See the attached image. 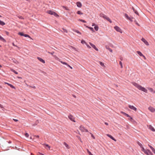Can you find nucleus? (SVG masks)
I'll return each mask as SVG.
<instances>
[{
	"instance_id": "1",
	"label": "nucleus",
	"mask_w": 155,
	"mask_h": 155,
	"mask_svg": "<svg viewBox=\"0 0 155 155\" xmlns=\"http://www.w3.org/2000/svg\"><path fill=\"white\" fill-rule=\"evenodd\" d=\"M132 84L139 90H141L145 93H147V90L145 88L142 87L141 85L135 82H133Z\"/></svg>"
},
{
	"instance_id": "2",
	"label": "nucleus",
	"mask_w": 155,
	"mask_h": 155,
	"mask_svg": "<svg viewBox=\"0 0 155 155\" xmlns=\"http://www.w3.org/2000/svg\"><path fill=\"white\" fill-rule=\"evenodd\" d=\"M47 12L49 14L54 15L55 17L58 16V15L56 12L48 10L47 11Z\"/></svg>"
},
{
	"instance_id": "3",
	"label": "nucleus",
	"mask_w": 155,
	"mask_h": 155,
	"mask_svg": "<svg viewBox=\"0 0 155 155\" xmlns=\"http://www.w3.org/2000/svg\"><path fill=\"white\" fill-rule=\"evenodd\" d=\"M114 29L117 32H119L121 33H122V30L118 26H116L114 27Z\"/></svg>"
},
{
	"instance_id": "4",
	"label": "nucleus",
	"mask_w": 155,
	"mask_h": 155,
	"mask_svg": "<svg viewBox=\"0 0 155 155\" xmlns=\"http://www.w3.org/2000/svg\"><path fill=\"white\" fill-rule=\"evenodd\" d=\"M18 35H20L21 36H23L25 37H28L29 38H30V36L27 34H25L22 32H19L18 33Z\"/></svg>"
},
{
	"instance_id": "5",
	"label": "nucleus",
	"mask_w": 155,
	"mask_h": 155,
	"mask_svg": "<svg viewBox=\"0 0 155 155\" xmlns=\"http://www.w3.org/2000/svg\"><path fill=\"white\" fill-rule=\"evenodd\" d=\"M125 18L127 19L130 20L131 21H132L133 20H132V19L133 18V17H129L128 15L127 14H125Z\"/></svg>"
},
{
	"instance_id": "6",
	"label": "nucleus",
	"mask_w": 155,
	"mask_h": 155,
	"mask_svg": "<svg viewBox=\"0 0 155 155\" xmlns=\"http://www.w3.org/2000/svg\"><path fill=\"white\" fill-rule=\"evenodd\" d=\"M128 107L129 108H130L131 110H133L135 111H136L137 110V108L136 107H134L133 105H129Z\"/></svg>"
},
{
	"instance_id": "7",
	"label": "nucleus",
	"mask_w": 155,
	"mask_h": 155,
	"mask_svg": "<svg viewBox=\"0 0 155 155\" xmlns=\"http://www.w3.org/2000/svg\"><path fill=\"white\" fill-rule=\"evenodd\" d=\"M141 40L144 43L147 45H149L148 42L143 38H142L141 39Z\"/></svg>"
},
{
	"instance_id": "8",
	"label": "nucleus",
	"mask_w": 155,
	"mask_h": 155,
	"mask_svg": "<svg viewBox=\"0 0 155 155\" xmlns=\"http://www.w3.org/2000/svg\"><path fill=\"white\" fill-rule=\"evenodd\" d=\"M68 118L74 122H75V121L74 120V118L72 115H70L68 116Z\"/></svg>"
},
{
	"instance_id": "9",
	"label": "nucleus",
	"mask_w": 155,
	"mask_h": 155,
	"mask_svg": "<svg viewBox=\"0 0 155 155\" xmlns=\"http://www.w3.org/2000/svg\"><path fill=\"white\" fill-rule=\"evenodd\" d=\"M90 45L94 49H95L96 51H98V49L96 47V46L94 44L90 42L89 43Z\"/></svg>"
},
{
	"instance_id": "10",
	"label": "nucleus",
	"mask_w": 155,
	"mask_h": 155,
	"mask_svg": "<svg viewBox=\"0 0 155 155\" xmlns=\"http://www.w3.org/2000/svg\"><path fill=\"white\" fill-rule=\"evenodd\" d=\"M148 127L149 129L150 130L152 131L155 132V129H154V127L151 125H150L149 126H148Z\"/></svg>"
},
{
	"instance_id": "11",
	"label": "nucleus",
	"mask_w": 155,
	"mask_h": 155,
	"mask_svg": "<svg viewBox=\"0 0 155 155\" xmlns=\"http://www.w3.org/2000/svg\"><path fill=\"white\" fill-rule=\"evenodd\" d=\"M148 109L152 112H154L155 111V108L151 107H149Z\"/></svg>"
},
{
	"instance_id": "12",
	"label": "nucleus",
	"mask_w": 155,
	"mask_h": 155,
	"mask_svg": "<svg viewBox=\"0 0 155 155\" xmlns=\"http://www.w3.org/2000/svg\"><path fill=\"white\" fill-rule=\"evenodd\" d=\"M5 84H8L11 88H12L14 89H15V87L14 86H13L12 85V84H9V83H8L7 82H5Z\"/></svg>"
},
{
	"instance_id": "13",
	"label": "nucleus",
	"mask_w": 155,
	"mask_h": 155,
	"mask_svg": "<svg viewBox=\"0 0 155 155\" xmlns=\"http://www.w3.org/2000/svg\"><path fill=\"white\" fill-rule=\"evenodd\" d=\"M137 52V54L140 56L143 57L145 59V56L140 51H138Z\"/></svg>"
},
{
	"instance_id": "14",
	"label": "nucleus",
	"mask_w": 155,
	"mask_h": 155,
	"mask_svg": "<svg viewBox=\"0 0 155 155\" xmlns=\"http://www.w3.org/2000/svg\"><path fill=\"white\" fill-rule=\"evenodd\" d=\"M107 136H108V137L110 138V139H112V140H114L115 141H116V140L114 138L112 137L111 135L110 134H107Z\"/></svg>"
},
{
	"instance_id": "15",
	"label": "nucleus",
	"mask_w": 155,
	"mask_h": 155,
	"mask_svg": "<svg viewBox=\"0 0 155 155\" xmlns=\"http://www.w3.org/2000/svg\"><path fill=\"white\" fill-rule=\"evenodd\" d=\"M85 128L81 126L80 127V130L82 132H85Z\"/></svg>"
},
{
	"instance_id": "16",
	"label": "nucleus",
	"mask_w": 155,
	"mask_h": 155,
	"mask_svg": "<svg viewBox=\"0 0 155 155\" xmlns=\"http://www.w3.org/2000/svg\"><path fill=\"white\" fill-rule=\"evenodd\" d=\"M77 7L79 8H81L82 6V4L80 2H77L76 3Z\"/></svg>"
},
{
	"instance_id": "17",
	"label": "nucleus",
	"mask_w": 155,
	"mask_h": 155,
	"mask_svg": "<svg viewBox=\"0 0 155 155\" xmlns=\"http://www.w3.org/2000/svg\"><path fill=\"white\" fill-rule=\"evenodd\" d=\"M100 16L101 17H102L105 19L107 16L106 15H105L104 14L102 13H101L100 14Z\"/></svg>"
},
{
	"instance_id": "18",
	"label": "nucleus",
	"mask_w": 155,
	"mask_h": 155,
	"mask_svg": "<svg viewBox=\"0 0 155 155\" xmlns=\"http://www.w3.org/2000/svg\"><path fill=\"white\" fill-rule=\"evenodd\" d=\"M37 58L42 63H45V61L44 60H43L40 57H38Z\"/></svg>"
},
{
	"instance_id": "19",
	"label": "nucleus",
	"mask_w": 155,
	"mask_h": 155,
	"mask_svg": "<svg viewBox=\"0 0 155 155\" xmlns=\"http://www.w3.org/2000/svg\"><path fill=\"white\" fill-rule=\"evenodd\" d=\"M0 40L4 42H6V40L1 35H0Z\"/></svg>"
},
{
	"instance_id": "20",
	"label": "nucleus",
	"mask_w": 155,
	"mask_h": 155,
	"mask_svg": "<svg viewBox=\"0 0 155 155\" xmlns=\"http://www.w3.org/2000/svg\"><path fill=\"white\" fill-rule=\"evenodd\" d=\"M148 146L150 147V148L152 150V151L155 154V149L153 148L152 146L148 144Z\"/></svg>"
},
{
	"instance_id": "21",
	"label": "nucleus",
	"mask_w": 155,
	"mask_h": 155,
	"mask_svg": "<svg viewBox=\"0 0 155 155\" xmlns=\"http://www.w3.org/2000/svg\"><path fill=\"white\" fill-rule=\"evenodd\" d=\"M84 25L86 26V28H89V29H90L91 30V31H92L93 32H94V29L93 28L89 27L88 26H86L85 25Z\"/></svg>"
},
{
	"instance_id": "22",
	"label": "nucleus",
	"mask_w": 155,
	"mask_h": 155,
	"mask_svg": "<svg viewBox=\"0 0 155 155\" xmlns=\"http://www.w3.org/2000/svg\"><path fill=\"white\" fill-rule=\"evenodd\" d=\"M10 70L13 72H14V73H15V74H18V73L16 71H15L12 68H11L10 69Z\"/></svg>"
},
{
	"instance_id": "23",
	"label": "nucleus",
	"mask_w": 155,
	"mask_h": 155,
	"mask_svg": "<svg viewBox=\"0 0 155 155\" xmlns=\"http://www.w3.org/2000/svg\"><path fill=\"white\" fill-rule=\"evenodd\" d=\"M11 59L12 62H13L15 64H17L18 63V61L15 59L12 58Z\"/></svg>"
},
{
	"instance_id": "24",
	"label": "nucleus",
	"mask_w": 155,
	"mask_h": 155,
	"mask_svg": "<svg viewBox=\"0 0 155 155\" xmlns=\"http://www.w3.org/2000/svg\"><path fill=\"white\" fill-rule=\"evenodd\" d=\"M105 19H106L107 21H109L110 23H112V21L107 16H106Z\"/></svg>"
},
{
	"instance_id": "25",
	"label": "nucleus",
	"mask_w": 155,
	"mask_h": 155,
	"mask_svg": "<svg viewBox=\"0 0 155 155\" xmlns=\"http://www.w3.org/2000/svg\"><path fill=\"white\" fill-rule=\"evenodd\" d=\"M105 19H106L107 21H109L110 23H112V21L107 16H106Z\"/></svg>"
},
{
	"instance_id": "26",
	"label": "nucleus",
	"mask_w": 155,
	"mask_h": 155,
	"mask_svg": "<svg viewBox=\"0 0 155 155\" xmlns=\"http://www.w3.org/2000/svg\"><path fill=\"white\" fill-rule=\"evenodd\" d=\"M0 25L2 26H3L5 25V23L3 21L0 20Z\"/></svg>"
},
{
	"instance_id": "27",
	"label": "nucleus",
	"mask_w": 155,
	"mask_h": 155,
	"mask_svg": "<svg viewBox=\"0 0 155 155\" xmlns=\"http://www.w3.org/2000/svg\"><path fill=\"white\" fill-rule=\"evenodd\" d=\"M106 49H107L110 51V52H112V50L111 48H110L109 47H108L107 46H106Z\"/></svg>"
},
{
	"instance_id": "28",
	"label": "nucleus",
	"mask_w": 155,
	"mask_h": 155,
	"mask_svg": "<svg viewBox=\"0 0 155 155\" xmlns=\"http://www.w3.org/2000/svg\"><path fill=\"white\" fill-rule=\"evenodd\" d=\"M64 144L68 149H69V148L68 145L66 142H64Z\"/></svg>"
},
{
	"instance_id": "29",
	"label": "nucleus",
	"mask_w": 155,
	"mask_h": 155,
	"mask_svg": "<svg viewBox=\"0 0 155 155\" xmlns=\"http://www.w3.org/2000/svg\"><path fill=\"white\" fill-rule=\"evenodd\" d=\"M77 13L78 15H82L83 14V13L81 12L80 11H78L77 12Z\"/></svg>"
},
{
	"instance_id": "30",
	"label": "nucleus",
	"mask_w": 155,
	"mask_h": 155,
	"mask_svg": "<svg viewBox=\"0 0 155 155\" xmlns=\"http://www.w3.org/2000/svg\"><path fill=\"white\" fill-rule=\"evenodd\" d=\"M94 28L95 30L96 31H97L98 30V27L97 26V25L95 26Z\"/></svg>"
},
{
	"instance_id": "31",
	"label": "nucleus",
	"mask_w": 155,
	"mask_h": 155,
	"mask_svg": "<svg viewBox=\"0 0 155 155\" xmlns=\"http://www.w3.org/2000/svg\"><path fill=\"white\" fill-rule=\"evenodd\" d=\"M59 61L63 64H65V65H66V64H67V63L64 62V61H61L60 60H59Z\"/></svg>"
},
{
	"instance_id": "32",
	"label": "nucleus",
	"mask_w": 155,
	"mask_h": 155,
	"mask_svg": "<svg viewBox=\"0 0 155 155\" xmlns=\"http://www.w3.org/2000/svg\"><path fill=\"white\" fill-rule=\"evenodd\" d=\"M137 143L139 145V146H140V147H141L143 146L142 144L141 143H140V142L138 141L137 142Z\"/></svg>"
},
{
	"instance_id": "33",
	"label": "nucleus",
	"mask_w": 155,
	"mask_h": 155,
	"mask_svg": "<svg viewBox=\"0 0 155 155\" xmlns=\"http://www.w3.org/2000/svg\"><path fill=\"white\" fill-rule=\"evenodd\" d=\"M78 20L79 21H80L82 22H84V23H86V21H85V20H83V19H79Z\"/></svg>"
},
{
	"instance_id": "34",
	"label": "nucleus",
	"mask_w": 155,
	"mask_h": 155,
	"mask_svg": "<svg viewBox=\"0 0 155 155\" xmlns=\"http://www.w3.org/2000/svg\"><path fill=\"white\" fill-rule=\"evenodd\" d=\"M147 151L148 152V153H149L150 155H153V153L150 151L149 150H147Z\"/></svg>"
},
{
	"instance_id": "35",
	"label": "nucleus",
	"mask_w": 155,
	"mask_h": 155,
	"mask_svg": "<svg viewBox=\"0 0 155 155\" xmlns=\"http://www.w3.org/2000/svg\"><path fill=\"white\" fill-rule=\"evenodd\" d=\"M87 150L89 155H93V154H92V153L88 150L87 149Z\"/></svg>"
},
{
	"instance_id": "36",
	"label": "nucleus",
	"mask_w": 155,
	"mask_h": 155,
	"mask_svg": "<svg viewBox=\"0 0 155 155\" xmlns=\"http://www.w3.org/2000/svg\"><path fill=\"white\" fill-rule=\"evenodd\" d=\"M143 152L145 154H146L147 155H149L148 152L147 151V150H145V151H144Z\"/></svg>"
},
{
	"instance_id": "37",
	"label": "nucleus",
	"mask_w": 155,
	"mask_h": 155,
	"mask_svg": "<svg viewBox=\"0 0 155 155\" xmlns=\"http://www.w3.org/2000/svg\"><path fill=\"white\" fill-rule=\"evenodd\" d=\"M119 64H120V67L121 68H123V65H122V62L121 61H120V62H119Z\"/></svg>"
},
{
	"instance_id": "38",
	"label": "nucleus",
	"mask_w": 155,
	"mask_h": 155,
	"mask_svg": "<svg viewBox=\"0 0 155 155\" xmlns=\"http://www.w3.org/2000/svg\"><path fill=\"white\" fill-rule=\"evenodd\" d=\"M81 43L82 44H86V42L84 40H82L81 41Z\"/></svg>"
},
{
	"instance_id": "39",
	"label": "nucleus",
	"mask_w": 155,
	"mask_h": 155,
	"mask_svg": "<svg viewBox=\"0 0 155 155\" xmlns=\"http://www.w3.org/2000/svg\"><path fill=\"white\" fill-rule=\"evenodd\" d=\"M45 147L46 148L48 147L49 149H50V147L48 144H46Z\"/></svg>"
},
{
	"instance_id": "40",
	"label": "nucleus",
	"mask_w": 155,
	"mask_h": 155,
	"mask_svg": "<svg viewBox=\"0 0 155 155\" xmlns=\"http://www.w3.org/2000/svg\"><path fill=\"white\" fill-rule=\"evenodd\" d=\"M25 136L26 137H28L29 136V134H28V133H26L25 134Z\"/></svg>"
},
{
	"instance_id": "41",
	"label": "nucleus",
	"mask_w": 155,
	"mask_h": 155,
	"mask_svg": "<svg viewBox=\"0 0 155 155\" xmlns=\"http://www.w3.org/2000/svg\"><path fill=\"white\" fill-rule=\"evenodd\" d=\"M141 148V150L143 152L145 151V150L144 149V148L142 146V147H140Z\"/></svg>"
},
{
	"instance_id": "42",
	"label": "nucleus",
	"mask_w": 155,
	"mask_h": 155,
	"mask_svg": "<svg viewBox=\"0 0 155 155\" xmlns=\"http://www.w3.org/2000/svg\"><path fill=\"white\" fill-rule=\"evenodd\" d=\"M100 65H101L102 66H104V64L101 62H100Z\"/></svg>"
},
{
	"instance_id": "43",
	"label": "nucleus",
	"mask_w": 155,
	"mask_h": 155,
	"mask_svg": "<svg viewBox=\"0 0 155 155\" xmlns=\"http://www.w3.org/2000/svg\"><path fill=\"white\" fill-rule=\"evenodd\" d=\"M18 17L19 18H20V19H24V18L23 17H22V16H19Z\"/></svg>"
},
{
	"instance_id": "44",
	"label": "nucleus",
	"mask_w": 155,
	"mask_h": 155,
	"mask_svg": "<svg viewBox=\"0 0 155 155\" xmlns=\"http://www.w3.org/2000/svg\"><path fill=\"white\" fill-rule=\"evenodd\" d=\"M124 115L127 116V117H130V115L126 113H124Z\"/></svg>"
},
{
	"instance_id": "45",
	"label": "nucleus",
	"mask_w": 155,
	"mask_h": 155,
	"mask_svg": "<svg viewBox=\"0 0 155 155\" xmlns=\"http://www.w3.org/2000/svg\"><path fill=\"white\" fill-rule=\"evenodd\" d=\"M48 53L51 54V55H53L54 53V52L52 51L51 52H48Z\"/></svg>"
},
{
	"instance_id": "46",
	"label": "nucleus",
	"mask_w": 155,
	"mask_h": 155,
	"mask_svg": "<svg viewBox=\"0 0 155 155\" xmlns=\"http://www.w3.org/2000/svg\"><path fill=\"white\" fill-rule=\"evenodd\" d=\"M75 32L78 33L79 34H81V33L78 30H76Z\"/></svg>"
},
{
	"instance_id": "47",
	"label": "nucleus",
	"mask_w": 155,
	"mask_h": 155,
	"mask_svg": "<svg viewBox=\"0 0 155 155\" xmlns=\"http://www.w3.org/2000/svg\"><path fill=\"white\" fill-rule=\"evenodd\" d=\"M90 134H91V137L94 139H95V138L94 137V136L93 135V134H92L91 133H90Z\"/></svg>"
},
{
	"instance_id": "48",
	"label": "nucleus",
	"mask_w": 155,
	"mask_h": 155,
	"mask_svg": "<svg viewBox=\"0 0 155 155\" xmlns=\"http://www.w3.org/2000/svg\"><path fill=\"white\" fill-rule=\"evenodd\" d=\"M0 107L2 109H4V107H3V106L1 104H0ZM2 110H3V109H2Z\"/></svg>"
},
{
	"instance_id": "49",
	"label": "nucleus",
	"mask_w": 155,
	"mask_h": 155,
	"mask_svg": "<svg viewBox=\"0 0 155 155\" xmlns=\"http://www.w3.org/2000/svg\"><path fill=\"white\" fill-rule=\"evenodd\" d=\"M35 137L37 138H39V136L38 135H35Z\"/></svg>"
},
{
	"instance_id": "50",
	"label": "nucleus",
	"mask_w": 155,
	"mask_h": 155,
	"mask_svg": "<svg viewBox=\"0 0 155 155\" xmlns=\"http://www.w3.org/2000/svg\"><path fill=\"white\" fill-rule=\"evenodd\" d=\"M135 22L136 25H137L138 26H139V25L138 23L137 22V21L136 20L135 21Z\"/></svg>"
},
{
	"instance_id": "51",
	"label": "nucleus",
	"mask_w": 155,
	"mask_h": 155,
	"mask_svg": "<svg viewBox=\"0 0 155 155\" xmlns=\"http://www.w3.org/2000/svg\"><path fill=\"white\" fill-rule=\"evenodd\" d=\"M134 12L135 13H136V14H137V15L138 14V12L137 11H134Z\"/></svg>"
},
{
	"instance_id": "52",
	"label": "nucleus",
	"mask_w": 155,
	"mask_h": 155,
	"mask_svg": "<svg viewBox=\"0 0 155 155\" xmlns=\"http://www.w3.org/2000/svg\"><path fill=\"white\" fill-rule=\"evenodd\" d=\"M129 117V120H131L132 119V117H130H130Z\"/></svg>"
},
{
	"instance_id": "53",
	"label": "nucleus",
	"mask_w": 155,
	"mask_h": 155,
	"mask_svg": "<svg viewBox=\"0 0 155 155\" xmlns=\"http://www.w3.org/2000/svg\"><path fill=\"white\" fill-rule=\"evenodd\" d=\"M66 65L68 67H70V65H69V64H68L67 63V64H66Z\"/></svg>"
},
{
	"instance_id": "54",
	"label": "nucleus",
	"mask_w": 155,
	"mask_h": 155,
	"mask_svg": "<svg viewBox=\"0 0 155 155\" xmlns=\"http://www.w3.org/2000/svg\"><path fill=\"white\" fill-rule=\"evenodd\" d=\"M13 120L15 121V122H17L18 121V120H17V119H13Z\"/></svg>"
},
{
	"instance_id": "55",
	"label": "nucleus",
	"mask_w": 155,
	"mask_h": 155,
	"mask_svg": "<svg viewBox=\"0 0 155 155\" xmlns=\"http://www.w3.org/2000/svg\"><path fill=\"white\" fill-rule=\"evenodd\" d=\"M149 90L151 91H152L153 90V89L152 88H150L149 89Z\"/></svg>"
},
{
	"instance_id": "56",
	"label": "nucleus",
	"mask_w": 155,
	"mask_h": 155,
	"mask_svg": "<svg viewBox=\"0 0 155 155\" xmlns=\"http://www.w3.org/2000/svg\"><path fill=\"white\" fill-rule=\"evenodd\" d=\"M85 132H88V130L87 129H85Z\"/></svg>"
},
{
	"instance_id": "57",
	"label": "nucleus",
	"mask_w": 155,
	"mask_h": 155,
	"mask_svg": "<svg viewBox=\"0 0 155 155\" xmlns=\"http://www.w3.org/2000/svg\"><path fill=\"white\" fill-rule=\"evenodd\" d=\"M121 113L122 114H123L124 115V113H125V112H123V111H121Z\"/></svg>"
},
{
	"instance_id": "58",
	"label": "nucleus",
	"mask_w": 155,
	"mask_h": 155,
	"mask_svg": "<svg viewBox=\"0 0 155 155\" xmlns=\"http://www.w3.org/2000/svg\"><path fill=\"white\" fill-rule=\"evenodd\" d=\"M87 47H88V48H91V47L90 46H89V45H87Z\"/></svg>"
},
{
	"instance_id": "59",
	"label": "nucleus",
	"mask_w": 155,
	"mask_h": 155,
	"mask_svg": "<svg viewBox=\"0 0 155 155\" xmlns=\"http://www.w3.org/2000/svg\"><path fill=\"white\" fill-rule=\"evenodd\" d=\"M12 45H13V46H16H16H16V45H15L13 43H12Z\"/></svg>"
},
{
	"instance_id": "60",
	"label": "nucleus",
	"mask_w": 155,
	"mask_h": 155,
	"mask_svg": "<svg viewBox=\"0 0 155 155\" xmlns=\"http://www.w3.org/2000/svg\"><path fill=\"white\" fill-rule=\"evenodd\" d=\"M123 58H122V57H120V60L121 61H122V60H123Z\"/></svg>"
},
{
	"instance_id": "61",
	"label": "nucleus",
	"mask_w": 155,
	"mask_h": 155,
	"mask_svg": "<svg viewBox=\"0 0 155 155\" xmlns=\"http://www.w3.org/2000/svg\"><path fill=\"white\" fill-rule=\"evenodd\" d=\"M31 87L33 88H35V86H31Z\"/></svg>"
},
{
	"instance_id": "62",
	"label": "nucleus",
	"mask_w": 155,
	"mask_h": 155,
	"mask_svg": "<svg viewBox=\"0 0 155 155\" xmlns=\"http://www.w3.org/2000/svg\"><path fill=\"white\" fill-rule=\"evenodd\" d=\"M8 143H12V141H9L8 142Z\"/></svg>"
},
{
	"instance_id": "63",
	"label": "nucleus",
	"mask_w": 155,
	"mask_h": 155,
	"mask_svg": "<svg viewBox=\"0 0 155 155\" xmlns=\"http://www.w3.org/2000/svg\"><path fill=\"white\" fill-rule=\"evenodd\" d=\"M95 25V24L94 23H93L92 25V26H93Z\"/></svg>"
},
{
	"instance_id": "64",
	"label": "nucleus",
	"mask_w": 155,
	"mask_h": 155,
	"mask_svg": "<svg viewBox=\"0 0 155 155\" xmlns=\"http://www.w3.org/2000/svg\"><path fill=\"white\" fill-rule=\"evenodd\" d=\"M38 155H44L42 153H39L38 154Z\"/></svg>"
}]
</instances>
